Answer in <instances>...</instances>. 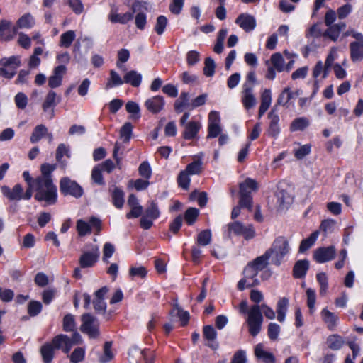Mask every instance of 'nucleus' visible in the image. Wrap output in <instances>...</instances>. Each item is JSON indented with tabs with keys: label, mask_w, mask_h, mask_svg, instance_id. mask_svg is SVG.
<instances>
[{
	"label": "nucleus",
	"mask_w": 363,
	"mask_h": 363,
	"mask_svg": "<svg viewBox=\"0 0 363 363\" xmlns=\"http://www.w3.org/2000/svg\"><path fill=\"white\" fill-rule=\"evenodd\" d=\"M36 194L35 199L38 201H45L48 205L56 203L57 198V186L52 179H35Z\"/></svg>",
	"instance_id": "f257e3e1"
},
{
	"label": "nucleus",
	"mask_w": 363,
	"mask_h": 363,
	"mask_svg": "<svg viewBox=\"0 0 363 363\" xmlns=\"http://www.w3.org/2000/svg\"><path fill=\"white\" fill-rule=\"evenodd\" d=\"M267 251L272 257V263L279 266L283 258L290 252L289 240L285 237L279 236L274 240L272 247Z\"/></svg>",
	"instance_id": "f03ea898"
},
{
	"label": "nucleus",
	"mask_w": 363,
	"mask_h": 363,
	"mask_svg": "<svg viewBox=\"0 0 363 363\" xmlns=\"http://www.w3.org/2000/svg\"><path fill=\"white\" fill-rule=\"evenodd\" d=\"M263 320L264 318L260 312L259 305L255 304L252 306L248 311L247 318L249 333L251 335L255 337L260 332Z\"/></svg>",
	"instance_id": "7ed1b4c3"
},
{
	"label": "nucleus",
	"mask_w": 363,
	"mask_h": 363,
	"mask_svg": "<svg viewBox=\"0 0 363 363\" xmlns=\"http://www.w3.org/2000/svg\"><path fill=\"white\" fill-rule=\"evenodd\" d=\"M82 324L80 330L90 338H97L99 335V323L98 319L90 313H84L81 317Z\"/></svg>",
	"instance_id": "20e7f679"
},
{
	"label": "nucleus",
	"mask_w": 363,
	"mask_h": 363,
	"mask_svg": "<svg viewBox=\"0 0 363 363\" xmlns=\"http://www.w3.org/2000/svg\"><path fill=\"white\" fill-rule=\"evenodd\" d=\"M228 235L243 236L245 240L252 239L255 236V230L252 225H245L239 221L232 222L228 224Z\"/></svg>",
	"instance_id": "39448f33"
},
{
	"label": "nucleus",
	"mask_w": 363,
	"mask_h": 363,
	"mask_svg": "<svg viewBox=\"0 0 363 363\" xmlns=\"http://www.w3.org/2000/svg\"><path fill=\"white\" fill-rule=\"evenodd\" d=\"M258 273L259 272L254 267L247 264L242 272L243 277L238 283V289L242 291L245 288H251L259 285Z\"/></svg>",
	"instance_id": "423d86ee"
},
{
	"label": "nucleus",
	"mask_w": 363,
	"mask_h": 363,
	"mask_svg": "<svg viewBox=\"0 0 363 363\" xmlns=\"http://www.w3.org/2000/svg\"><path fill=\"white\" fill-rule=\"evenodd\" d=\"M0 75L11 79L16 74V69L21 66V60L18 56L4 57L0 60Z\"/></svg>",
	"instance_id": "0eeeda50"
},
{
	"label": "nucleus",
	"mask_w": 363,
	"mask_h": 363,
	"mask_svg": "<svg viewBox=\"0 0 363 363\" xmlns=\"http://www.w3.org/2000/svg\"><path fill=\"white\" fill-rule=\"evenodd\" d=\"M61 101V96L50 90L46 94L45 99L42 104V108L48 120H51L55 116V107Z\"/></svg>",
	"instance_id": "6e6552de"
},
{
	"label": "nucleus",
	"mask_w": 363,
	"mask_h": 363,
	"mask_svg": "<svg viewBox=\"0 0 363 363\" xmlns=\"http://www.w3.org/2000/svg\"><path fill=\"white\" fill-rule=\"evenodd\" d=\"M128 356L136 363H154L155 352L148 349L140 350L137 346H133L128 351Z\"/></svg>",
	"instance_id": "1a4fd4ad"
},
{
	"label": "nucleus",
	"mask_w": 363,
	"mask_h": 363,
	"mask_svg": "<svg viewBox=\"0 0 363 363\" xmlns=\"http://www.w3.org/2000/svg\"><path fill=\"white\" fill-rule=\"evenodd\" d=\"M60 189L64 195H71L75 198H79L83 194L82 186L68 177H63L60 179Z\"/></svg>",
	"instance_id": "9d476101"
},
{
	"label": "nucleus",
	"mask_w": 363,
	"mask_h": 363,
	"mask_svg": "<svg viewBox=\"0 0 363 363\" xmlns=\"http://www.w3.org/2000/svg\"><path fill=\"white\" fill-rule=\"evenodd\" d=\"M142 2L137 1L132 5V11L126 12L123 14H120L111 10L110 14L108 15V19L112 23H119L121 24H125L130 20L133 18V14L138 11H139V9L142 6Z\"/></svg>",
	"instance_id": "9b49d317"
},
{
	"label": "nucleus",
	"mask_w": 363,
	"mask_h": 363,
	"mask_svg": "<svg viewBox=\"0 0 363 363\" xmlns=\"http://www.w3.org/2000/svg\"><path fill=\"white\" fill-rule=\"evenodd\" d=\"M222 132L219 113L212 111L208 114L207 138L218 137Z\"/></svg>",
	"instance_id": "f8f14e48"
},
{
	"label": "nucleus",
	"mask_w": 363,
	"mask_h": 363,
	"mask_svg": "<svg viewBox=\"0 0 363 363\" xmlns=\"http://www.w3.org/2000/svg\"><path fill=\"white\" fill-rule=\"evenodd\" d=\"M270 62L272 66L268 67L266 77L272 80L276 77L275 71L281 72L285 70L284 60L279 52H277L271 56Z\"/></svg>",
	"instance_id": "ddd939ff"
},
{
	"label": "nucleus",
	"mask_w": 363,
	"mask_h": 363,
	"mask_svg": "<svg viewBox=\"0 0 363 363\" xmlns=\"http://www.w3.org/2000/svg\"><path fill=\"white\" fill-rule=\"evenodd\" d=\"M241 101L245 109L254 108L257 104V99L253 94L252 85L245 83L242 85Z\"/></svg>",
	"instance_id": "4468645a"
},
{
	"label": "nucleus",
	"mask_w": 363,
	"mask_h": 363,
	"mask_svg": "<svg viewBox=\"0 0 363 363\" xmlns=\"http://www.w3.org/2000/svg\"><path fill=\"white\" fill-rule=\"evenodd\" d=\"M100 252L99 247L95 246L91 251L83 252L79 259L82 268H89L94 265L97 262Z\"/></svg>",
	"instance_id": "2eb2a0df"
},
{
	"label": "nucleus",
	"mask_w": 363,
	"mask_h": 363,
	"mask_svg": "<svg viewBox=\"0 0 363 363\" xmlns=\"http://www.w3.org/2000/svg\"><path fill=\"white\" fill-rule=\"evenodd\" d=\"M336 249L334 246L319 247L313 254V258L318 263H324L335 258Z\"/></svg>",
	"instance_id": "dca6fc26"
},
{
	"label": "nucleus",
	"mask_w": 363,
	"mask_h": 363,
	"mask_svg": "<svg viewBox=\"0 0 363 363\" xmlns=\"http://www.w3.org/2000/svg\"><path fill=\"white\" fill-rule=\"evenodd\" d=\"M275 196L277 198V205L279 210L288 208L293 202V197L291 194L281 186H278Z\"/></svg>",
	"instance_id": "f3484780"
},
{
	"label": "nucleus",
	"mask_w": 363,
	"mask_h": 363,
	"mask_svg": "<svg viewBox=\"0 0 363 363\" xmlns=\"http://www.w3.org/2000/svg\"><path fill=\"white\" fill-rule=\"evenodd\" d=\"M165 106V101L162 96H155L148 99L145 102V106L146 108L153 114L157 113L163 110Z\"/></svg>",
	"instance_id": "a211bd4d"
},
{
	"label": "nucleus",
	"mask_w": 363,
	"mask_h": 363,
	"mask_svg": "<svg viewBox=\"0 0 363 363\" xmlns=\"http://www.w3.org/2000/svg\"><path fill=\"white\" fill-rule=\"evenodd\" d=\"M66 67L62 65L54 69L52 74L48 78L49 87L55 89L61 86L63 76L66 73Z\"/></svg>",
	"instance_id": "6ab92c4d"
},
{
	"label": "nucleus",
	"mask_w": 363,
	"mask_h": 363,
	"mask_svg": "<svg viewBox=\"0 0 363 363\" xmlns=\"http://www.w3.org/2000/svg\"><path fill=\"white\" fill-rule=\"evenodd\" d=\"M235 23L246 32L252 31L256 27V20L255 17L248 13L240 14L236 18Z\"/></svg>",
	"instance_id": "aec40b11"
},
{
	"label": "nucleus",
	"mask_w": 363,
	"mask_h": 363,
	"mask_svg": "<svg viewBox=\"0 0 363 363\" xmlns=\"http://www.w3.org/2000/svg\"><path fill=\"white\" fill-rule=\"evenodd\" d=\"M50 343L56 350H62L65 354L69 353L71 350L69 337L67 335L59 334L55 336Z\"/></svg>",
	"instance_id": "412c9836"
},
{
	"label": "nucleus",
	"mask_w": 363,
	"mask_h": 363,
	"mask_svg": "<svg viewBox=\"0 0 363 363\" xmlns=\"http://www.w3.org/2000/svg\"><path fill=\"white\" fill-rule=\"evenodd\" d=\"M1 192L4 196L11 201H20L23 199V189L19 184H16L12 189L7 186H3Z\"/></svg>",
	"instance_id": "4be33fe9"
},
{
	"label": "nucleus",
	"mask_w": 363,
	"mask_h": 363,
	"mask_svg": "<svg viewBox=\"0 0 363 363\" xmlns=\"http://www.w3.org/2000/svg\"><path fill=\"white\" fill-rule=\"evenodd\" d=\"M350 49L351 59L353 62H359L363 59V40L352 42Z\"/></svg>",
	"instance_id": "5701e85b"
},
{
	"label": "nucleus",
	"mask_w": 363,
	"mask_h": 363,
	"mask_svg": "<svg viewBox=\"0 0 363 363\" xmlns=\"http://www.w3.org/2000/svg\"><path fill=\"white\" fill-rule=\"evenodd\" d=\"M204 338L208 342L207 345L213 350L218 348V344H215L217 333L212 325H206L203 328Z\"/></svg>",
	"instance_id": "b1692460"
},
{
	"label": "nucleus",
	"mask_w": 363,
	"mask_h": 363,
	"mask_svg": "<svg viewBox=\"0 0 363 363\" xmlns=\"http://www.w3.org/2000/svg\"><path fill=\"white\" fill-rule=\"evenodd\" d=\"M11 22L2 20L0 22V38L4 41H9L13 39L15 33H16V28H13V32L10 29Z\"/></svg>",
	"instance_id": "393cba45"
},
{
	"label": "nucleus",
	"mask_w": 363,
	"mask_h": 363,
	"mask_svg": "<svg viewBox=\"0 0 363 363\" xmlns=\"http://www.w3.org/2000/svg\"><path fill=\"white\" fill-rule=\"evenodd\" d=\"M346 27L345 23H339L328 26V28L323 34V36L328 37L333 41H336L339 37L340 32Z\"/></svg>",
	"instance_id": "a878e982"
},
{
	"label": "nucleus",
	"mask_w": 363,
	"mask_h": 363,
	"mask_svg": "<svg viewBox=\"0 0 363 363\" xmlns=\"http://www.w3.org/2000/svg\"><path fill=\"white\" fill-rule=\"evenodd\" d=\"M268 117L270 119L268 133L272 137H277L280 133V128L279 127V117L274 113L273 110L270 111Z\"/></svg>",
	"instance_id": "bb28decb"
},
{
	"label": "nucleus",
	"mask_w": 363,
	"mask_h": 363,
	"mask_svg": "<svg viewBox=\"0 0 363 363\" xmlns=\"http://www.w3.org/2000/svg\"><path fill=\"white\" fill-rule=\"evenodd\" d=\"M55 350L50 342H46L40 347V352L44 363L52 362Z\"/></svg>",
	"instance_id": "cd10ccee"
},
{
	"label": "nucleus",
	"mask_w": 363,
	"mask_h": 363,
	"mask_svg": "<svg viewBox=\"0 0 363 363\" xmlns=\"http://www.w3.org/2000/svg\"><path fill=\"white\" fill-rule=\"evenodd\" d=\"M271 256L269 255L267 251H266L262 255L257 257L253 261L249 262L248 264L258 271L260 272L264 269L269 264V259Z\"/></svg>",
	"instance_id": "c85d7f7f"
},
{
	"label": "nucleus",
	"mask_w": 363,
	"mask_h": 363,
	"mask_svg": "<svg viewBox=\"0 0 363 363\" xmlns=\"http://www.w3.org/2000/svg\"><path fill=\"white\" fill-rule=\"evenodd\" d=\"M309 267V262L307 259L298 260L296 262L293 273L296 278H301L306 275Z\"/></svg>",
	"instance_id": "c756f323"
},
{
	"label": "nucleus",
	"mask_w": 363,
	"mask_h": 363,
	"mask_svg": "<svg viewBox=\"0 0 363 363\" xmlns=\"http://www.w3.org/2000/svg\"><path fill=\"white\" fill-rule=\"evenodd\" d=\"M113 205L117 208H121L124 203V192L118 187L114 186L113 189H110Z\"/></svg>",
	"instance_id": "7c9ffc66"
},
{
	"label": "nucleus",
	"mask_w": 363,
	"mask_h": 363,
	"mask_svg": "<svg viewBox=\"0 0 363 363\" xmlns=\"http://www.w3.org/2000/svg\"><path fill=\"white\" fill-rule=\"evenodd\" d=\"M255 354L259 359H262L264 363H274L275 357L272 353L264 350L262 345L259 344L255 349Z\"/></svg>",
	"instance_id": "2f4dec72"
},
{
	"label": "nucleus",
	"mask_w": 363,
	"mask_h": 363,
	"mask_svg": "<svg viewBox=\"0 0 363 363\" xmlns=\"http://www.w3.org/2000/svg\"><path fill=\"white\" fill-rule=\"evenodd\" d=\"M201 128V125L198 122L191 121L185 125L184 137L185 139L190 140L195 138Z\"/></svg>",
	"instance_id": "473e14b6"
},
{
	"label": "nucleus",
	"mask_w": 363,
	"mask_h": 363,
	"mask_svg": "<svg viewBox=\"0 0 363 363\" xmlns=\"http://www.w3.org/2000/svg\"><path fill=\"white\" fill-rule=\"evenodd\" d=\"M142 81L141 74L135 70L128 72L124 76V82L130 84L134 87H138Z\"/></svg>",
	"instance_id": "72a5a7b5"
},
{
	"label": "nucleus",
	"mask_w": 363,
	"mask_h": 363,
	"mask_svg": "<svg viewBox=\"0 0 363 363\" xmlns=\"http://www.w3.org/2000/svg\"><path fill=\"white\" fill-rule=\"evenodd\" d=\"M289 306V300L286 298H281L277 306V320L283 323L285 319L286 313Z\"/></svg>",
	"instance_id": "f704fd0d"
},
{
	"label": "nucleus",
	"mask_w": 363,
	"mask_h": 363,
	"mask_svg": "<svg viewBox=\"0 0 363 363\" xmlns=\"http://www.w3.org/2000/svg\"><path fill=\"white\" fill-rule=\"evenodd\" d=\"M318 233V231H315L308 238L303 240L301 242L298 252L300 253H303L311 248L317 240Z\"/></svg>",
	"instance_id": "c9c22d12"
},
{
	"label": "nucleus",
	"mask_w": 363,
	"mask_h": 363,
	"mask_svg": "<svg viewBox=\"0 0 363 363\" xmlns=\"http://www.w3.org/2000/svg\"><path fill=\"white\" fill-rule=\"evenodd\" d=\"M48 133V128L45 125L40 124L38 125L33 130L31 136H30V142L32 143H35L38 142L44 135H45Z\"/></svg>",
	"instance_id": "e433bc0d"
},
{
	"label": "nucleus",
	"mask_w": 363,
	"mask_h": 363,
	"mask_svg": "<svg viewBox=\"0 0 363 363\" xmlns=\"http://www.w3.org/2000/svg\"><path fill=\"white\" fill-rule=\"evenodd\" d=\"M35 25V20L30 13L23 15L17 21L18 28H30Z\"/></svg>",
	"instance_id": "4c0bfd02"
},
{
	"label": "nucleus",
	"mask_w": 363,
	"mask_h": 363,
	"mask_svg": "<svg viewBox=\"0 0 363 363\" xmlns=\"http://www.w3.org/2000/svg\"><path fill=\"white\" fill-rule=\"evenodd\" d=\"M124 79H122L120 75L114 70L110 71V78L106 84V89H108L113 86L121 85L124 83Z\"/></svg>",
	"instance_id": "58836bf2"
},
{
	"label": "nucleus",
	"mask_w": 363,
	"mask_h": 363,
	"mask_svg": "<svg viewBox=\"0 0 363 363\" xmlns=\"http://www.w3.org/2000/svg\"><path fill=\"white\" fill-rule=\"evenodd\" d=\"M212 234L208 229L201 231L197 236V244L201 246H206L211 242Z\"/></svg>",
	"instance_id": "ea45409f"
},
{
	"label": "nucleus",
	"mask_w": 363,
	"mask_h": 363,
	"mask_svg": "<svg viewBox=\"0 0 363 363\" xmlns=\"http://www.w3.org/2000/svg\"><path fill=\"white\" fill-rule=\"evenodd\" d=\"M62 328L65 332H74L76 330V323L73 315L69 313L65 315Z\"/></svg>",
	"instance_id": "a19ab883"
},
{
	"label": "nucleus",
	"mask_w": 363,
	"mask_h": 363,
	"mask_svg": "<svg viewBox=\"0 0 363 363\" xmlns=\"http://www.w3.org/2000/svg\"><path fill=\"white\" fill-rule=\"evenodd\" d=\"M189 105V93L182 92L179 98L174 103V108L177 113H181L184 107Z\"/></svg>",
	"instance_id": "79ce46f5"
},
{
	"label": "nucleus",
	"mask_w": 363,
	"mask_h": 363,
	"mask_svg": "<svg viewBox=\"0 0 363 363\" xmlns=\"http://www.w3.org/2000/svg\"><path fill=\"white\" fill-rule=\"evenodd\" d=\"M239 206L242 208H247L249 211H252V198L250 195H247L243 186L241 187V195L239 201Z\"/></svg>",
	"instance_id": "37998d69"
},
{
	"label": "nucleus",
	"mask_w": 363,
	"mask_h": 363,
	"mask_svg": "<svg viewBox=\"0 0 363 363\" xmlns=\"http://www.w3.org/2000/svg\"><path fill=\"white\" fill-rule=\"evenodd\" d=\"M309 125V121L306 118L301 117L294 119L290 126L291 131L303 130Z\"/></svg>",
	"instance_id": "c03bdc74"
},
{
	"label": "nucleus",
	"mask_w": 363,
	"mask_h": 363,
	"mask_svg": "<svg viewBox=\"0 0 363 363\" xmlns=\"http://www.w3.org/2000/svg\"><path fill=\"white\" fill-rule=\"evenodd\" d=\"M160 212L158 208L157 204L152 201L148 203L145 209V214L152 220H155L160 216Z\"/></svg>",
	"instance_id": "a18cd8bd"
},
{
	"label": "nucleus",
	"mask_w": 363,
	"mask_h": 363,
	"mask_svg": "<svg viewBox=\"0 0 363 363\" xmlns=\"http://www.w3.org/2000/svg\"><path fill=\"white\" fill-rule=\"evenodd\" d=\"M75 38V33L73 30H68L60 36V45L62 47L69 48Z\"/></svg>",
	"instance_id": "49530a36"
},
{
	"label": "nucleus",
	"mask_w": 363,
	"mask_h": 363,
	"mask_svg": "<svg viewBox=\"0 0 363 363\" xmlns=\"http://www.w3.org/2000/svg\"><path fill=\"white\" fill-rule=\"evenodd\" d=\"M184 171L189 175L199 174L202 171L201 160H197L189 164Z\"/></svg>",
	"instance_id": "de8ad7c7"
},
{
	"label": "nucleus",
	"mask_w": 363,
	"mask_h": 363,
	"mask_svg": "<svg viewBox=\"0 0 363 363\" xmlns=\"http://www.w3.org/2000/svg\"><path fill=\"white\" fill-rule=\"evenodd\" d=\"M321 314L328 327L329 328H333L336 324V321L337 320V316L325 308L322 311Z\"/></svg>",
	"instance_id": "09e8293b"
},
{
	"label": "nucleus",
	"mask_w": 363,
	"mask_h": 363,
	"mask_svg": "<svg viewBox=\"0 0 363 363\" xmlns=\"http://www.w3.org/2000/svg\"><path fill=\"white\" fill-rule=\"evenodd\" d=\"M126 111L131 114L130 118L138 120L140 118V106L134 101H128L125 105Z\"/></svg>",
	"instance_id": "8fccbe9b"
},
{
	"label": "nucleus",
	"mask_w": 363,
	"mask_h": 363,
	"mask_svg": "<svg viewBox=\"0 0 363 363\" xmlns=\"http://www.w3.org/2000/svg\"><path fill=\"white\" fill-rule=\"evenodd\" d=\"M112 342H106L104 347V354L99 358L101 363H106L113 359V354L111 352Z\"/></svg>",
	"instance_id": "3c124183"
},
{
	"label": "nucleus",
	"mask_w": 363,
	"mask_h": 363,
	"mask_svg": "<svg viewBox=\"0 0 363 363\" xmlns=\"http://www.w3.org/2000/svg\"><path fill=\"white\" fill-rule=\"evenodd\" d=\"M336 225V222L333 219H325L321 222L320 230H322L325 235L332 233Z\"/></svg>",
	"instance_id": "603ef678"
},
{
	"label": "nucleus",
	"mask_w": 363,
	"mask_h": 363,
	"mask_svg": "<svg viewBox=\"0 0 363 363\" xmlns=\"http://www.w3.org/2000/svg\"><path fill=\"white\" fill-rule=\"evenodd\" d=\"M242 186L246 191L247 195H250L252 191H256L257 189V183L256 181L248 178L240 184V195H241V187Z\"/></svg>",
	"instance_id": "864d4df0"
},
{
	"label": "nucleus",
	"mask_w": 363,
	"mask_h": 363,
	"mask_svg": "<svg viewBox=\"0 0 363 363\" xmlns=\"http://www.w3.org/2000/svg\"><path fill=\"white\" fill-rule=\"evenodd\" d=\"M189 176L184 170L182 171L177 178L179 186L186 190L189 189L191 181Z\"/></svg>",
	"instance_id": "5fc2aeb1"
},
{
	"label": "nucleus",
	"mask_w": 363,
	"mask_h": 363,
	"mask_svg": "<svg viewBox=\"0 0 363 363\" xmlns=\"http://www.w3.org/2000/svg\"><path fill=\"white\" fill-rule=\"evenodd\" d=\"M66 155L67 157H70L69 147L64 143H61L58 145L56 150V160L57 162L62 163V157Z\"/></svg>",
	"instance_id": "6e6d98bb"
},
{
	"label": "nucleus",
	"mask_w": 363,
	"mask_h": 363,
	"mask_svg": "<svg viewBox=\"0 0 363 363\" xmlns=\"http://www.w3.org/2000/svg\"><path fill=\"white\" fill-rule=\"evenodd\" d=\"M55 169V164H43L41 166V175L36 179H52L51 174Z\"/></svg>",
	"instance_id": "4d7b16f0"
},
{
	"label": "nucleus",
	"mask_w": 363,
	"mask_h": 363,
	"mask_svg": "<svg viewBox=\"0 0 363 363\" xmlns=\"http://www.w3.org/2000/svg\"><path fill=\"white\" fill-rule=\"evenodd\" d=\"M306 296H307V306L309 308L310 313H313L315 311V292L314 290L311 289H308L306 290Z\"/></svg>",
	"instance_id": "13d9d810"
},
{
	"label": "nucleus",
	"mask_w": 363,
	"mask_h": 363,
	"mask_svg": "<svg viewBox=\"0 0 363 363\" xmlns=\"http://www.w3.org/2000/svg\"><path fill=\"white\" fill-rule=\"evenodd\" d=\"M199 211L196 208H188L184 215V218L186 221L189 225H192L195 220H196L199 216Z\"/></svg>",
	"instance_id": "bf43d9fd"
},
{
	"label": "nucleus",
	"mask_w": 363,
	"mask_h": 363,
	"mask_svg": "<svg viewBox=\"0 0 363 363\" xmlns=\"http://www.w3.org/2000/svg\"><path fill=\"white\" fill-rule=\"evenodd\" d=\"M133 125L129 122L125 123L121 128V138L123 140L124 142H128L130 140Z\"/></svg>",
	"instance_id": "052dcab7"
},
{
	"label": "nucleus",
	"mask_w": 363,
	"mask_h": 363,
	"mask_svg": "<svg viewBox=\"0 0 363 363\" xmlns=\"http://www.w3.org/2000/svg\"><path fill=\"white\" fill-rule=\"evenodd\" d=\"M85 351L82 347H77L74 349L70 355V361L72 363H79L82 362L84 358Z\"/></svg>",
	"instance_id": "680f3d73"
},
{
	"label": "nucleus",
	"mask_w": 363,
	"mask_h": 363,
	"mask_svg": "<svg viewBox=\"0 0 363 363\" xmlns=\"http://www.w3.org/2000/svg\"><path fill=\"white\" fill-rule=\"evenodd\" d=\"M15 104L19 109H24L28 104V97L23 92H18L14 98Z\"/></svg>",
	"instance_id": "e2e57ef3"
},
{
	"label": "nucleus",
	"mask_w": 363,
	"mask_h": 363,
	"mask_svg": "<svg viewBox=\"0 0 363 363\" xmlns=\"http://www.w3.org/2000/svg\"><path fill=\"white\" fill-rule=\"evenodd\" d=\"M77 230L80 236H84L91 233V225L83 220H78L77 222Z\"/></svg>",
	"instance_id": "0e129e2a"
},
{
	"label": "nucleus",
	"mask_w": 363,
	"mask_h": 363,
	"mask_svg": "<svg viewBox=\"0 0 363 363\" xmlns=\"http://www.w3.org/2000/svg\"><path fill=\"white\" fill-rule=\"evenodd\" d=\"M167 19L164 16H160L157 18L155 30L158 35H162L167 26Z\"/></svg>",
	"instance_id": "69168bd1"
},
{
	"label": "nucleus",
	"mask_w": 363,
	"mask_h": 363,
	"mask_svg": "<svg viewBox=\"0 0 363 363\" xmlns=\"http://www.w3.org/2000/svg\"><path fill=\"white\" fill-rule=\"evenodd\" d=\"M328 345L333 350H339L342 345V339L337 335H330L327 340Z\"/></svg>",
	"instance_id": "338daca9"
},
{
	"label": "nucleus",
	"mask_w": 363,
	"mask_h": 363,
	"mask_svg": "<svg viewBox=\"0 0 363 363\" xmlns=\"http://www.w3.org/2000/svg\"><path fill=\"white\" fill-rule=\"evenodd\" d=\"M215 62L211 57H207L205 60V66L203 68L204 74L207 77H211L215 72Z\"/></svg>",
	"instance_id": "774afa93"
}]
</instances>
